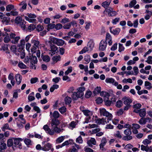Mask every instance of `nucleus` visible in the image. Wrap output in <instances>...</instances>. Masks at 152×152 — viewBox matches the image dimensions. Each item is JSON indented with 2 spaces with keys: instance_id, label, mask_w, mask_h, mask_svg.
I'll return each mask as SVG.
<instances>
[{
  "instance_id": "nucleus-40",
  "label": "nucleus",
  "mask_w": 152,
  "mask_h": 152,
  "mask_svg": "<svg viewBox=\"0 0 152 152\" xmlns=\"http://www.w3.org/2000/svg\"><path fill=\"white\" fill-rule=\"evenodd\" d=\"M83 139L81 135L79 136L76 139V142L79 144H82L83 142Z\"/></svg>"
},
{
  "instance_id": "nucleus-59",
  "label": "nucleus",
  "mask_w": 152,
  "mask_h": 152,
  "mask_svg": "<svg viewBox=\"0 0 152 152\" xmlns=\"http://www.w3.org/2000/svg\"><path fill=\"white\" fill-rule=\"evenodd\" d=\"M72 66L69 67L68 69L65 72V74L66 75H67L69 74L72 72Z\"/></svg>"
},
{
  "instance_id": "nucleus-38",
  "label": "nucleus",
  "mask_w": 152,
  "mask_h": 152,
  "mask_svg": "<svg viewBox=\"0 0 152 152\" xmlns=\"http://www.w3.org/2000/svg\"><path fill=\"white\" fill-rule=\"evenodd\" d=\"M141 150L143 151H145L146 152L148 151L149 147L148 145L145 146L143 145H141Z\"/></svg>"
},
{
  "instance_id": "nucleus-63",
  "label": "nucleus",
  "mask_w": 152,
  "mask_h": 152,
  "mask_svg": "<svg viewBox=\"0 0 152 152\" xmlns=\"http://www.w3.org/2000/svg\"><path fill=\"white\" fill-rule=\"evenodd\" d=\"M38 79L37 77L32 78L31 79L30 82L31 84L35 83L38 81Z\"/></svg>"
},
{
  "instance_id": "nucleus-28",
  "label": "nucleus",
  "mask_w": 152,
  "mask_h": 152,
  "mask_svg": "<svg viewBox=\"0 0 152 152\" xmlns=\"http://www.w3.org/2000/svg\"><path fill=\"white\" fill-rule=\"evenodd\" d=\"M31 43L34 45L33 46H34L35 47L39 48V41L33 39L31 40Z\"/></svg>"
},
{
  "instance_id": "nucleus-31",
  "label": "nucleus",
  "mask_w": 152,
  "mask_h": 152,
  "mask_svg": "<svg viewBox=\"0 0 152 152\" xmlns=\"http://www.w3.org/2000/svg\"><path fill=\"white\" fill-rule=\"evenodd\" d=\"M64 101L66 104H69L71 102L72 99L70 97L67 96L65 98Z\"/></svg>"
},
{
  "instance_id": "nucleus-15",
  "label": "nucleus",
  "mask_w": 152,
  "mask_h": 152,
  "mask_svg": "<svg viewBox=\"0 0 152 152\" xmlns=\"http://www.w3.org/2000/svg\"><path fill=\"white\" fill-rule=\"evenodd\" d=\"M112 27L109 28L110 32L114 35H118L121 31V29L118 28H116L114 29H112Z\"/></svg>"
},
{
  "instance_id": "nucleus-64",
  "label": "nucleus",
  "mask_w": 152,
  "mask_h": 152,
  "mask_svg": "<svg viewBox=\"0 0 152 152\" xmlns=\"http://www.w3.org/2000/svg\"><path fill=\"white\" fill-rule=\"evenodd\" d=\"M43 28V26L40 25H38L36 27V29L38 31H42Z\"/></svg>"
},
{
  "instance_id": "nucleus-21",
  "label": "nucleus",
  "mask_w": 152,
  "mask_h": 152,
  "mask_svg": "<svg viewBox=\"0 0 152 152\" xmlns=\"http://www.w3.org/2000/svg\"><path fill=\"white\" fill-rule=\"evenodd\" d=\"M111 0H107L104 2H103L102 4V6L104 7V8L106 9L109 6L111 2Z\"/></svg>"
},
{
  "instance_id": "nucleus-47",
  "label": "nucleus",
  "mask_w": 152,
  "mask_h": 152,
  "mask_svg": "<svg viewBox=\"0 0 152 152\" xmlns=\"http://www.w3.org/2000/svg\"><path fill=\"white\" fill-rule=\"evenodd\" d=\"M120 20V18H116L112 20V23L113 25H116Z\"/></svg>"
},
{
  "instance_id": "nucleus-18",
  "label": "nucleus",
  "mask_w": 152,
  "mask_h": 152,
  "mask_svg": "<svg viewBox=\"0 0 152 152\" xmlns=\"http://www.w3.org/2000/svg\"><path fill=\"white\" fill-rule=\"evenodd\" d=\"M15 79L18 85L21 83L22 80V76L20 74H17L15 75Z\"/></svg>"
},
{
  "instance_id": "nucleus-44",
  "label": "nucleus",
  "mask_w": 152,
  "mask_h": 152,
  "mask_svg": "<svg viewBox=\"0 0 152 152\" xmlns=\"http://www.w3.org/2000/svg\"><path fill=\"white\" fill-rule=\"evenodd\" d=\"M118 45V51L119 52H121L122 51H124V50L125 48L123 46V45L120 43H119Z\"/></svg>"
},
{
  "instance_id": "nucleus-3",
  "label": "nucleus",
  "mask_w": 152,
  "mask_h": 152,
  "mask_svg": "<svg viewBox=\"0 0 152 152\" xmlns=\"http://www.w3.org/2000/svg\"><path fill=\"white\" fill-rule=\"evenodd\" d=\"M29 61L31 65V67L32 69H35L36 67L35 65L37 62V57L33 55L29 57Z\"/></svg>"
},
{
  "instance_id": "nucleus-5",
  "label": "nucleus",
  "mask_w": 152,
  "mask_h": 152,
  "mask_svg": "<svg viewBox=\"0 0 152 152\" xmlns=\"http://www.w3.org/2000/svg\"><path fill=\"white\" fill-rule=\"evenodd\" d=\"M51 40L53 42L58 46H62L65 43L64 41L63 40L55 37L52 38Z\"/></svg>"
},
{
  "instance_id": "nucleus-34",
  "label": "nucleus",
  "mask_w": 152,
  "mask_h": 152,
  "mask_svg": "<svg viewBox=\"0 0 152 152\" xmlns=\"http://www.w3.org/2000/svg\"><path fill=\"white\" fill-rule=\"evenodd\" d=\"M61 56H53L52 58V60L54 63H56L61 60Z\"/></svg>"
},
{
  "instance_id": "nucleus-29",
  "label": "nucleus",
  "mask_w": 152,
  "mask_h": 152,
  "mask_svg": "<svg viewBox=\"0 0 152 152\" xmlns=\"http://www.w3.org/2000/svg\"><path fill=\"white\" fill-rule=\"evenodd\" d=\"M101 87L100 86H97L94 89V91L93 93L94 95H96L97 94L100 93L101 92Z\"/></svg>"
},
{
  "instance_id": "nucleus-37",
  "label": "nucleus",
  "mask_w": 152,
  "mask_h": 152,
  "mask_svg": "<svg viewBox=\"0 0 152 152\" xmlns=\"http://www.w3.org/2000/svg\"><path fill=\"white\" fill-rule=\"evenodd\" d=\"M25 18L26 20L27 21H28L30 23H35L37 22V20L36 19H35V18H27V16H26Z\"/></svg>"
},
{
  "instance_id": "nucleus-30",
  "label": "nucleus",
  "mask_w": 152,
  "mask_h": 152,
  "mask_svg": "<svg viewBox=\"0 0 152 152\" xmlns=\"http://www.w3.org/2000/svg\"><path fill=\"white\" fill-rule=\"evenodd\" d=\"M5 141H2L1 142V144L0 145V151H1L4 149H5L6 148V144L4 143Z\"/></svg>"
},
{
  "instance_id": "nucleus-57",
  "label": "nucleus",
  "mask_w": 152,
  "mask_h": 152,
  "mask_svg": "<svg viewBox=\"0 0 152 152\" xmlns=\"http://www.w3.org/2000/svg\"><path fill=\"white\" fill-rule=\"evenodd\" d=\"M137 3L136 0H133L129 3V7L130 8H132L134 6V5Z\"/></svg>"
},
{
  "instance_id": "nucleus-11",
  "label": "nucleus",
  "mask_w": 152,
  "mask_h": 152,
  "mask_svg": "<svg viewBox=\"0 0 152 152\" xmlns=\"http://www.w3.org/2000/svg\"><path fill=\"white\" fill-rule=\"evenodd\" d=\"M105 42H107L109 46H111L112 45L113 42L112 41V37L108 33H107L106 34V41H105Z\"/></svg>"
},
{
  "instance_id": "nucleus-46",
  "label": "nucleus",
  "mask_w": 152,
  "mask_h": 152,
  "mask_svg": "<svg viewBox=\"0 0 152 152\" xmlns=\"http://www.w3.org/2000/svg\"><path fill=\"white\" fill-rule=\"evenodd\" d=\"M105 82L107 83H113L114 82L115 80L113 78H106L105 80Z\"/></svg>"
},
{
  "instance_id": "nucleus-13",
  "label": "nucleus",
  "mask_w": 152,
  "mask_h": 152,
  "mask_svg": "<svg viewBox=\"0 0 152 152\" xmlns=\"http://www.w3.org/2000/svg\"><path fill=\"white\" fill-rule=\"evenodd\" d=\"M43 129L47 133H48L50 135H52L54 134V132L49 128L48 125H45L43 127Z\"/></svg>"
},
{
  "instance_id": "nucleus-26",
  "label": "nucleus",
  "mask_w": 152,
  "mask_h": 152,
  "mask_svg": "<svg viewBox=\"0 0 152 152\" xmlns=\"http://www.w3.org/2000/svg\"><path fill=\"white\" fill-rule=\"evenodd\" d=\"M41 57L43 61L45 62H48L50 61V58L48 55H42Z\"/></svg>"
},
{
  "instance_id": "nucleus-62",
  "label": "nucleus",
  "mask_w": 152,
  "mask_h": 152,
  "mask_svg": "<svg viewBox=\"0 0 152 152\" xmlns=\"http://www.w3.org/2000/svg\"><path fill=\"white\" fill-rule=\"evenodd\" d=\"M117 45L118 44L117 43L114 44L110 48L111 50L113 51L116 50L117 48Z\"/></svg>"
},
{
  "instance_id": "nucleus-35",
  "label": "nucleus",
  "mask_w": 152,
  "mask_h": 152,
  "mask_svg": "<svg viewBox=\"0 0 152 152\" xmlns=\"http://www.w3.org/2000/svg\"><path fill=\"white\" fill-rule=\"evenodd\" d=\"M51 130L54 132V133H55V132L56 133H59L61 131V129L60 128L58 127L57 126L52 127Z\"/></svg>"
},
{
  "instance_id": "nucleus-60",
  "label": "nucleus",
  "mask_w": 152,
  "mask_h": 152,
  "mask_svg": "<svg viewBox=\"0 0 152 152\" xmlns=\"http://www.w3.org/2000/svg\"><path fill=\"white\" fill-rule=\"evenodd\" d=\"M26 22L24 21H22L20 23V26L23 29L25 30L26 29V25L25 24Z\"/></svg>"
},
{
  "instance_id": "nucleus-20",
  "label": "nucleus",
  "mask_w": 152,
  "mask_h": 152,
  "mask_svg": "<svg viewBox=\"0 0 152 152\" xmlns=\"http://www.w3.org/2000/svg\"><path fill=\"white\" fill-rule=\"evenodd\" d=\"M84 114L86 116L90 117L93 115L92 112L88 110H81Z\"/></svg>"
},
{
  "instance_id": "nucleus-4",
  "label": "nucleus",
  "mask_w": 152,
  "mask_h": 152,
  "mask_svg": "<svg viewBox=\"0 0 152 152\" xmlns=\"http://www.w3.org/2000/svg\"><path fill=\"white\" fill-rule=\"evenodd\" d=\"M11 38V42L14 44L18 43L19 40L20 39V37L19 36H16L15 33H11L10 34Z\"/></svg>"
},
{
  "instance_id": "nucleus-9",
  "label": "nucleus",
  "mask_w": 152,
  "mask_h": 152,
  "mask_svg": "<svg viewBox=\"0 0 152 152\" xmlns=\"http://www.w3.org/2000/svg\"><path fill=\"white\" fill-rule=\"evenodd\" d=\"M107 44L104 40H102L100 44L99 50L100 51H104L106 48Z\"/></svg>"
},
{
  "instance_id": "nucleus-56",
  "label": "nucleus",
  "mask_w": 152,
  "mask_h": 152,
  "mask_svg": "<svg viewBox=\"0 0 152 152\" xmlns=\"http://www.w3.org/2000/svg\"><path fill=\"white\" fill-rule=\"evenodd\" d=\"M66 108L64 106L62 107L59 109V111L61 114H63L65 113L66 111Z\"/></svg>"
},
{
  "instance_id": "nucleus-55",
  "label": "nucleus",
  "mask_w": 152,
  "mask_h": 152,
  "mask_svg": "<svg viewBox=\"0 0 152 152\" xmlns=\"http://www.w3.org/2000/svg\"><path fill=\"white\" fill-rule=\"evenodd\" d=\"M18 66L21 69H26L27 67L22 62H19L18 64Z\"/></svg>"
},
{
  "instance_id": "nucleus-25",
  "label": "nucleus",
  "mask_w": 152,
  "mask_h": 152,
  "mask_svg": "<svg viewBox=\"0 0 152 152\" xmlns=\"http://www.w3.org/2000/svg\"><path fill=\"white\" fill-rule=\"evenodd\" d=\"M59 121L56 119H53L51 121V125L52 127L57 126L59 124Z\"/></svg>"
},
{
  "instance_id": "nucleus-6",
  "label": "nucleus",
  "mask_w": 152,
  "mask_h": 152,
  "mask_svg": "<svg viewBox=\"0 0 152 152\" xmlns=\"http://www.w3.org/2000/svg\"><path fill=\"white\" fill-rule=\"evenodd\" d=\"M48 50L49 51V54H50L51 56H53L57 53L58 52V49L56 46L51 44L50 45Z\"/></svg>"
},
{
  "instance_id": "nucleus-27",
  "label": "nucleus",
  "mask_w": 152,
  "mask_h": 152,
  "mask_svg": "<svg viewBox=\"0 0 152 152\" xmlns=\"http://www.w3.org/2000/svg\"><path fill=\"white\" fill-rule=\"evenodd\" d=\"M94 43L93 42H89L87 45V47L89 49V51H91L94 46Z\"/></svg>"
},
{
  "instance_id": "nucleus-51",
  "label": "nucleus",
  "mask_w": 152,
  "mask_h": 152,
  "mask_svg": "<svg viewBox=\"0 0 152 152\" xmlns=\"http://www.w3.org/2000/svg\"><path fill=\"white\" fill-rule=\"evenodd\" d=\"M35 28L36 27L35 25L33 24H30L28 27V30L31 31L34 30Z\"/></svg>"
},
{
  "instance_id": "nucleus-24",
  "label": "nucleus",
  "mask_w": 152,
  "mask_h": 152,
  "mask_svg": "<svg viewBox=\"0 0 152 152\" xmlns=\"http://www.w3.org/2000/svg\"><path fill=\"white\" fill-rule=\"evenodd\" d=\"M146 112L145 108L140 109L139 115L141 117H144L146 115Z\"/></svg>"
},
{
  "instance_id": "nucleus-52",
  "label": "nucleus",
  "mask_w": 152,
  "mask_h": 152,
  "mask_svg": "<svg viewBox=\"0 0 152 152\" xmlns=\"http://www.w3.org/2000/svg\"><path fill=\"white\" fill-rule=\"evenodd\" d=\"M14 6L12 4H9L7 5L6 7V10L7 11H10L11 10L13 9Z\"/></svg>"
},
{
  "instance_id": "nucleus-48",
  "label": "nucleus",
  "mask_w": 152,
  "mask_h": 152,
  "mask_svg": "<svg viewBox=\"0 0 152 152\" xmlns=\"http://www.w3.org/2000/svg\"><path fill=\"white\" fill-rule=\"evenodd\" d=\"M104 99V104L106 105L107 106H110L111 105V101H110V100L108 99Z\"/></svg>"
},
{
  "instance_id": "nucleus-36",
  "label": "nucleus",
  "mask_w": 152,
  "mask_h": 152,
  "mask_svg": "<svg viewBox=\"0 0 152 152\" xmlns=\"http://www.w3.org/2000/svg\"><path fill=\"white\" fill-rule=\"evenodd\" d=\"M72 142L73 140L71 139H69V140H66L62 144V146H64L65 145H67L69 144L72 145L73 144L72 143Z\"/></svg>"
},
{
  "instance_id": "nucleus-10",
  "label": "nucleus",
  "mask_w": 152,
  "mask_h": 152,
  "mask_svg": "<svg viewBox=\"0 0 152 152\" xmlns=\"http://www.w3.org/2000/svg\"><path fill=\"white\" fill-rule=\"evenodd\" d=\"M10 34L8 33H3L2 37H4V41L5 43H8L11 41L10 36L9 37Z\"/></svg>"
},
{
  "instance_id": "nucleus-45",
  "label": "nucleus",
  "mask_w": 152,
  "mask_h": 152,
  "mask_svg": "<svg viewBox=\"0 0 152 152\" xmlns=\"http://www.w3.org/2000/svg\"><path fill=\"white\" fill-rule=\"evenodd\" d=\"M22 18L20 16L17 17L15 20V23L19 24L22 21Z\"/></svg>"
},
{
  "instance_id": "nucleus-1",
  "label": "nucleus",
  "mask_w": 152,
  "mask_h": 152,
  "mask_svg": "<svg viewBox=\"0 0 152 152\" xmlns=\"http://www.w3.org/2000/svg\"><path fill=\"white\" fill-rule=\"evenodd\" d=\"M125 135L123 136L122 140L124 141H129L133 139V137L131 135L132 132L131 129H126L124 131Z\"/></svg>"
},
{
  "instance_id": "nucleus-33",
  "label": "nucleus",
  "mask_w": 152,
  "mask_h": 152,
  "mask_svg": "<svg viewBox=\"0 0 152 152\" xmlns=\"http://www.w3.org/2000/svg\"><path fill=\"white\" fill-rule=\"evenodd\" d=\"M145 86L147 87L146 88L148 90H150L152 88V84L148 81H145Z\"/></svg>"
},
{
  "instance_id": "nucleus-61",
  "label": "nucleus",
  "mask_w": 152,
  "mask_h": 152,
  "mask_svg": "<svg viewBox=\"0 0 152 152\" xmlns=\"http://www.w3.org/2000/svg\"><path fill=\"white\" fill-rule=\"evenodd\" d=\"M117 15V13L115 11H112L109 14L108 16L109 17L115 16Z\"/></svg>"
},
{
  "instance_id": "nucleus-42",
  "label": "nucleus",
  "mask_w": 152,
  "mask_h": 152,
  "mask_svg": "<svg viewBox=\"0 0 152 152\" xmlns=\"http://www.w3.org/2000/svg\"><path fill=\"white\" fill-rule=\"evenodd\" d=\"M1 129L2 131L3 132H5L6 129H10L9 124L7 123L5 124Z\"/></svg>"
},
{
  "instance_id": "nucleus-50",
  "label": "nucleus",
  "mask_w": 152,
  "mask_h": 152,
  "mask_svg": "<svg viewBox=\"0 0 152 152\" xmlns=\"http://www.w3.org/2000/svg\"><path fill=\"white\" fill-rule=\"evenodd\" d=\"M145 62L149 64H152V56H149L147 58V60L145 61Z\"/></svg>"
},
{
  "instance_id": "nucleus-32",
  "label": "nucleus",
  "mask_w": 152,
  "mask_h": 152,
  "mask_svg": "<svg viewBox=\"0 0 152 152\" xmlns=\"http://www.w3.org/2000/svg\"><path fill=\"white\" fill-rule=\"evenodd\" d=\"M64 136H61L58 137L56 140L57 144H59L62 142L64 140Z\"/></svg>"
},
{
  "instance_id": "nucleus-23",
  "label": "nucleus",
  "mask_w": 152,
  "mask_h": 152,
  "mask_svg": "<svg viewBox=\"0 0 152 152\" xmlns=\"http://www.w3.org/2000/svg\"><path fill=\"white\" fill-rule=\"evenodd\" d=\"M114 137L116 138H117L118 140L121 138L122 139L123 137H122V134L119 131H117L116 133H114Z\"/></svg>"
},
{
  "instance_id": "nucleus-19",
  "label": "nucleus",
  "mask_w": 152,
  "mask_h": 152,
  "mask_svg": "<svg viewBox=\"0 0 152 152\" xmlns=\"http://www.w3.org/2000/svg\"><path fill=\"white\" fill-rule=\"evenodd\" d=\"M23 139L20 138H15L14 139V143L16 146L18 145L19 146L20 145L21 143L20 142L22 141Z\"/></svg>"
},
{
  "instance_id": "nucleus-22",
  "label": "nucleus",
  "mask_w": 152,
  "mask_h": 152,
  "mask_svg": "<svg viewBox=\"0 0 152 152\" xmlns=\"http://www.w3.org/2000/svg\"><path fill=\"white\" fill-rule=\"evenodd\" d=\"M100 95L101 96L103 97L105 99H109L110 96V94L105 91H102L100 93Z\"/></svg>"
},
{
  "instance_id": "nucleus-16",
  "label": "nucleus",
  "mask_w": 152,
  "mask_h": 152,
  "mask_svg": "<svg viewBox=\"0 0 152 152\" xmlns=\"http://www.w3.org/2000/svg\"><path fill=\"white\" fill-rule=\"evenodd\" d=\"M107 142V141L106 138L103 137L101 140V143L99 145L100 148L102 150L103 149L104 147Z\"/></svg>"
},
{
  "instance_id": "nucleus-41",
  "label": "nucleus",
  "mask_w": 152,
  "mask_h": 152,
  "mask_svg": "<svg viewBox=\"0 0 152 152\" xmlns=\"http://www.w3.org/2000/svg\"><path fill=\"white\" fill-rule=\"evenodd\" d=\"M88 51H89V49L87 47H85L79 52V53L80 54H83Z\"/></svg>"
},
{
  "instance_id": "nucleus-43",
  "label": "nucleus",
  "mask_w": 152,
  "mask_h": 152,
  "mask_svg": "<svg viewBox=\"0 0 152 152\" xmlns=\"http://www.w3.org/2000/svg\"><path fill=\"white\" fill-rule=\"evenodd\" d=\"M55 24L50 23L48 25L47 29L48 31H49L50 29H52L54 28L55 27Z\"/></svg>"
},
{
  "instance_id": "nucleus-58",
  "label": "nucleus",
  "mask_w": 152,
  "mask_h": 152,
  "mask_svg": "<svg viewBox=\"0 0 152 152\" xmlns=\"http://www.w3.org/2000/svg\"><path fill=\"white\" fill-rule=\"evenodd\" d=\"M59 115V114L58 112L57 111H54L53 114V117L54 118V119L58 118Z\"/></svg>"
},
{
  "instance_id": "nucleus-14",
  "label": "nucleus",
  "mask_w": 152,
  "mask_h": 152,
  "mask_svg": "<svg viewBox=\"0 0 152 152\" xmlns=\"http://www.w3.org/2000/svg\"><path fill=\"white\" fill-rule=\"evenodd\" d=\"M122 100L124 104L126 105H130V104L132 102V99L128 97H124Z\"/></svg>"
},
{
  "instance_id": "nucleus-7",
  "label": "nucleus",
  "mask_w": 152,
  "mask_h": 152,
  "mask_svg": "<svg viewBox=\"0 0 152 152\" xmlns=\"http://www.w3.org/2000/svg\"><path fill=\"white\" fill-rule=\"evenodd\" d=\"M110 120L109 119H107L106 118H102V119L98 118L95 120V122L96 123L104 125L109 122Z\"/></svg>"
},
{
  "instance_id": "nucleus-17",
  "label": "nucleus",
  "mask_w": 152,
  "mask_h": 152,
  "mask_svg": "<svg viewBox=\"0 0 152 152\" xmlns=\"http://www.w3.org/2000/svg\"><path fill=\"white\" fill-rule=\"evenodd\" d=\"M87 143L90 147H92V145H96V141L94 138H91L90 140L87 141Z\"/></svg>"
},
{
  "instance_id": "nucleus-39",
  "label": "nucleus",
  "mask_w": 152,
  "mask_h": 152,
  "mask_svg": "<svg viewBox=\"0 0 152 152\" xmlns=\"http://www.w3.org/2000/svg\"><path fill=\"white\" fill-rule=\"evenodd\" d=\"M113 10V8L111 7H109L108 8H107L105 9L103 12V13L105 14L106 13V12H107L108 15Z\"/></svg>"
},
{
  "instance_id": "nucleus-8",
  "label": "nucleus",
  "mask_w": 152,
  "mask_h": 152,
  "mask_svg": "<svg viewBox=\"0 0 152 152\" xmlns=\"http://www.w3.org/2000/svg\"><path fill=\"white\" fill-rule=\"evenodd\" d=\"M147 120L148 121L149 123L151 122L152 121V119L149 117H142L138 121V123L141 125H143L145 124L147 122Z\"/></svg>"
},
{
  "instance_id": "nucleus-2",
  "label": "nucleus",
  "mask_w": 152,
  "mask_h": 152,
  "mask_svg": "<svg viewBox=\"0 0 152 152\" xmlns=\"http://www.w3.org/2000/svg\"><path fill=\"white\" fill-rule=\"evenodd\" d=\"M99 110L101 115L106 116L108 118L107 119H109V120H111L113 117L112 114L106 111L105 109L100 108Z\"/></svg>"
},
{
  "instance_id": "nucleus-12",
  "label": "nucleus",
  "mask_w": 152,
  "mask_h": 152,
  "mask_svg": "<svg viewBox=\"0 0 152 152\" xmlns=\"http://www.w3.org/2000/svg\"><path fill=\"white\" fill-rule=\"evenodd\" d=\"M52 147V145L49 142H48L44 146H42V150L44 151H48Z\"/></svg>"
},
{
  "instance_id": "nucleus-49",
  "label": "nucleus",
  "mask_w": 152,
  "mask_h": 152,
  "mask_svg": "<svg viewBox=\"0 0 152 152\" xmlns=\"http://www.w3.org/2000/svg\"><path fill=\"white\" fill-rule=\"evenodd\" d=\"M90 56L88 55H86L85 56L84 59L87 62L86 64L89 63L90 61Z\"/></svg>"
},
{
  "instance_id": "nucleus-53",
  "label": "nucleus",
  "mask_w": 152,
  "mask_h": 152,
  "mask_svg": "<svg viewBox=\"0 0 152 152\" xmlns=\"http://www.w3.org/2000/svg\"><path fill=\"white\" fill-rule=\"evenodd\" d=\"M123 105L122 101L121 100H119L116 102L115 106L118 107H120Z\"/></svg>"
},
{
  "instance_id": "nucleus-54",
  "label": "nucleus",
  "mask_w": 152,
  "mask_h": 152,
  "mask_svg": "<svg viewBox=\"0 0 152 152\" xmlns=\"http://www.w3.org/2000/svg\"><path fill=\"white\" fill-rule=\"evenodd\" d=\"M13 145V141L12 139H9L7 141V145L8 147H10Z\"/></svg>"
}]
</instances>
